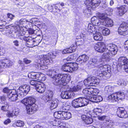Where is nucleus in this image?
Returning <instances> with one entry per match:
<instances>
[{
    "mask_svg": "<svg viewBox=\"0 0 128 128\" xmlns=\"http://www.w3.org/2000/svg\"><path fill=\"white\" fill-rule=\"evenodd\" d=\"M54 116L55 118L62 120H68L72 117L70 112L64 111H58L54 112Z\"/></svg>",
    "mask_w": 128,
    "mask_h": 128,
    "instance_id": "39448f33",
    "label": "nucleus"
},
{
    "mask_svg": "<svg viewBox=\"0 0 128 128\" xmlns=\"http://www.w3.org/2000/svg\"><path fill=\"white\" fill-rule=\"evenodd\" d=\"M30 83L31 85L34 86L36 88V86L38 84V83H40V82L35 80H32L30 81Z\"/></svg>",
    "mask_w": 128,
    "mask_h": 128,
    "instance_id": "79ce46f5",
    "label": "nucleus"
},
{
    "mask_svg": "<svg viewBox=\"0 0 128 128\" xmlns=\"http://www.w3.org/2000/svg\"><path fill=\"white\" fill-rule=\"evenodd\" d=\"M71 4L73 6L76 5L78 0H69Z\"/></svg>",
    "mask_w": 128,
    "mask_h": 128,
    "instance_id": "13d9d810",
    "label": "nucleus"
},
{
    "mask_svg": "<svg viewBox=\"0 0 128 128\" xmlns=\"http://www.w3.org/2000/svg\"><path fill=\"white\" fill-rule=\"evenodd\" d=\"M56 72V71L54 70H50L46 72V74L49 76H52V77L55 74Z\"/></svg>",
    "mask_w": 128,
    "mask_h": 128,
    "instance_id": "58836bf2",
    "label": "nucleus"
},
{
    "mask_svg": "<svg viewBox=\"0 0 128 128\" xmlns=\"http://www.w3.org/2000/svg\"><path fill=\"white\" fill-rule=\"evenodd\" d=\"M94 38L96 40H101L102 38L101 34L98 32L95 31V32L93 34Z\"/></svg>",
    "mask_w": 128,
    "mask_h": 128,
    "instance_id": "72a5a7b5",
    "label": "nucleus"
},
{
    "mask_svg": "<svg viewBox=\"0 0 128 128\" xmlns=\"http://www.w3.org/2000/svg\"><path fill=\"white\" fill-rule=\"evenodd\" d=\"M9 107L8 104L6 103L4 104L2 106L1 110L4 111H6L8 110Z\"/></svg>",
    "mask_w": 128,
    "mask_h": 128,
    "instance_id": "de8ad7c7",
    "label": "nucleus"
},
{
    "mask_svg": "<svg viewBox=\"0 0 128 128\" xmlns=\"http://www.w3.org/2000/svg\"><path fill=\"white\" fill-rule=\"evenodd\" d=\"M88 94H93L94 88H88Z\"/></svg>",
    "mask_w": 128,
    "mask_h": 128,
    "instance_id": "4d7b16f0",
    "label": "nucleus"
},
{
    "mask_svg": "<svg viewBox=\"0 0 128 128\" xmlns=\"http://www.w3.org/2000/svg\"><path fill=\"white\" fill-rule=\"evenodd\" d=\"M114 86H108L105 87L104 88L105 91L106 93L110 94L113 91Z\"/></svg>",
    "mask_w": 128,
    "mask_h": 128,
    "instance_id": "c9c22d12",
    "label": "nucleus"
},
{
    "mask_svg": "<svg viewBox=\"0 0 128 128\" xmlns=\"http://www.w3.org/2000/svg\"><path fill=\"white\" fill-rule=\"evenodd\" d=\"M98 119L100 120H104L106 118V116H100L98 115L97 116Z\"/></svg>",
    "mask_w": 128,
    "mask_h": 128,
    "instance_id": "052dcab7",
    "label": "nucleus"
},
{
    "mask_svg": "<svg viewBox=\"0 0 128 128\" xmlns=\"http://www.w3.org/2000/svg\"><path fill=\"white\" fill-rule=\"evenodd\" d=\"M12 112L14 116H17L19 113V109L17 108H15L13 110Z\"/></svg>",
    "mask_w": 128,
    "mask_h": 128,
    "instance_id": "603ef678",
    "label": "nucleus"
},
{
    "mask_svg": "<svg viewBox=\"0 0 128 128\" xmlns=\"http://www.w3.org/2000/svg\"><path fill=\"white\" fill-rule=\"evenodd\" d=\"M57 119L56 120V121H57L58 124H56V126H57L58 127V126L59 125H60L61 124H62V123L61 122V120H59V119L57 118Z\"/></svg>",
    "mask_w": 128,
    "mask_h": 128,
    "instance_id": "69168bd1",
    "label": "nucleus"
},
{
    "mask_svg": "<svg viewBox=\"0 0 128 128\" xmlns=\"http://www.w3.org/2000/svg\"><path fill=\"white\" fill-rule=\"evenodd\" d=\"M81 118L82 119L86 124H89L92 123L93 122L92 118L89 116L83 115L81 116Z\"/></svg>",
    "mask_w": 128,
    "mask_h": 128,
    "instance_id": "cd10ccee",
    "label": "nucleus"
},
{
    "mask_svg": "<svg viewBox=\"0 0 128 128\" xmlns=\"http://www.w3.org/2000/svg\"><path fill=\"white\" fill-rule=\"evenodd\" d=\"M36 73L35 72H32L28 74V76H30L31 78H35V76L36 75Z\"/></svg>",
    "mask_w": 128,
    "mask_h": 128,
    "instance_id": "6e6d98bb",
    "label": "nucleus"
},
{
    "mask_svg": "<svg viewBox=\"0 0 128 128\" xmlns=\"http://www.w3.org/2000/svg\"><path fill=\"white\" fill-rule=\"evenodd\" d=\"M78 68V66L76 64L68 63L62 66L61 70L64 71L72 72L76 70Z\"/></svg>",
    "mask_w": 128,
    "mask_h": 128,
    "instance_id": "6e6552de",
    "label": "nucleus"
},
{
    "mask_svg": "<svg viewBox=\"0 0 128 128\" xmlns=\"http://www.w3.org/2000/svg\"><path fill=\"white\" fill-rule=\"evenodd\" d=\"M35 88L38 92L42 93L45 92L46 86L44 84L40 82V83L36 86Z\"/></svg>",
    "mask_w": 128,
    "mask_h": 128,
    "instance_id": "b1692460",
    "label": "nucleus"
},
{
    "mask_svg": "<svg viewBox=\"0 0 128 128\" xmlns=\"http://www.w3.org/2000/svg\"><path fill=\"white\" fill-rule=\"evenodd\" d=\"M92 2V0H86L84 2V3L88 8H93V4Z\"/></svg>",
    "mask_w": 128,
    "mask_h": 128,
    "instance_id": "4c0bfd02",
    "label": "nucleus"
},
{
    "mask_svg": "<svg viewBox=\"0 0 128 128\" xmlns=\"http://www.w3.org/2000/svg\"><path fill=\"white\" fill-rule=\"evenodd\" d=\"M102 10L107 8L108 6V5L106 1H102Z\"/></svg>",
    "mask_w": 128,
    "mask_h": 128,
    "instance_id": "c03bdc74",
    "label": "nucleus"
},
{
    "mask_svg": "<svg viewBox=\"0 0 128 128\" xmlns=\"http://www.w3.org/2000/svg\"><path fill=\"white\" fill-rule=\"evenodd\" d=\"M94 48L96 50L100 53L106 52L107 50L106 46H105L103 43L99 42L96 44Z\"/></svg>",
    "mask_w": 128,
    "mask_h": 128,
    "instance_id": "dca6fc26",
    "label": "nucleus"
},
{
    "mask_svg": "<svg viewBox=\"0 0 128 128\" xmlns=\"http://www.w3.org/2000/svg\"><path fill=\"white\" fill-rule=\"evenodd\" d=\"M125 95L123 92H119L109 96L108 98L109 100H112L113 102L117 101V100H122L124 98Z\"/></svg>",
    "mask_w": 128,
    "mask_h": 128,
    "instance_id": "1a4fd4ad",
    "label": "nucleus"
},
{
    "mask_svg": "<svg viewBox=\"0 0 128 128\" xmlns=\"http://www.w3.org/2000/svg\"><path fill=\"white\" fill-rule=\"evenodd\" d=\"M30 86L27 85H24L20 86L17 90L18 94L21 97L26 96L30 91Z\"/></svg>",
    "mask_w": 128,
    "mask_h": 128,
    "instance_id": "9d476101",
    "label": "nucleus"
},
{
    "mask_svg": "<svg viewBox=\"0 0 128 128\" xmlns=\"http://www.w3.org/2000/svg\"><path fill=\"white\" fill-rule=\"evenodd\" d=\"M110 56L109 54L106 51L103 54L102 56L101 60L103 62H108L110 60L111 56Z\"/></svg>",
    "mask_w": 128,
    "mask_h": 128,
    "instance_id": "c85d7f7f",
    "label": "nucleus"
},
{
    "mask_svg": "<svg viewBox=\"0 0 128 128\" xmlns=\"http://www.w3.org/2000/svg\"><path fill=\"white\" fill-rule=\"evenodd\" d=\"M108 122H106L100 124V127L101 128H108V126H109L108 125Z\"/></svg>",
    "mask_w": 128,
    "mask_h": 128,
    "instance_id": "8fccbe9b",
    "label": "nucleus"
},
{
    "mask_svg": "<svg viewBox=\"0 0 128 128\" xmlns=\"http://www.w3.org/2000/svg\"><path fill=\"white\" fill-rule=\"evenodd\" d=\"M98 62V60H97L95 58H93L91 60L89 61V63L90 64L95 66V64L96 63H97Z\"/></svg>",
    "mask_w": 128,
    "mask_h": 128,
    "instance_id": "49530a36",
    "label": "nucleus"
},
{
    "mask_svg": "<svg viewBox=\"0 0 128 128\" xmlns=\"http://www.w3.org/2000/svg\"><path fill=\"white\" fill-rule=\"evenodd\" d=\"M59 51H56L54 52L53 53L52 52H49L47 55H43L42 57L43 59L42 60V62L44 64H40V63L35 64L36 68L39 69L44 70L47 68L46 65L48 64L50 62V60H51L54 56H56L58 54Z\"/></svg>",
    "mask_w": 128,
    "mask_h": 128,
    "instance_id": "f03ea898",
    "label": "nucleus"
},
{
    "mask_svg": "<svg viewBox=\"0 0 128 128\" xmlns=\"http://www.w3.org/2000/svg\"><path fill=\"white\" fill-rule=\"evenodd\" d=\"M119 15L122 16L127 11V7L126 6H122L119 8Z\"/></svg>",
    "mask_w": 128,
    "mask_h": 128,
    "instance_id": "2f4dec72",
    "label": "nucleus"
},
{
    "mask_svg": "<svg viewBox=\"0 0 128 128\" xmlns=\"http://www.w3.org/2000/svg\"><path fill=\"white\" fill-rule=\"evenodd\" d=\"M118 116L120 118H126L128 117L126 111L123 108L120 107L118 108L117 112Z\"/></svg>",
    "mask_w": 128,
    "mask_h": 128,
    "instance_id": "a211bd4d",
    "label": "nucleus"
},
{
    "mask_svg": "<svg viewBox=\"0 0 128 128\" xmlns=\"http://www.w3.org/2000/svg\"><path fill=\"white\" fill-rule=\"evenodd\" d=\"M7 116L8 117H12L14 115L12 112H8L7 114Z\"/></svg>",
    "mask_w": 128,
    "mask_h": 128,
    "instance_id": "bf43d9fd",
    "label": "nucleus"
},
{
    "mask_svg": "<svg viewBox=\"0 0 128 128\" xmlns=\"http://www.w3.org/2000/svg\"><path fill=\"white\" fill-rule=\"evenodd\" d=\"M88 100L84 98L80 97L72 101V106L74 108H77L86 106L88 104Z\"/></svg>",
    "mask_w": 128,
    "mask_h": 128,
    "instance_id": "20e7f679",
    "label": "nucleus"
},
{
    "mask_svg": "<svg viewBox=\"0 0 128 128\" xmlns=\"http://www.w3.org/2000/svg\"><path fill=\"white\" fill-rule=\"evenodd\" d=\"M99 15L98 16V18H97L95 16L93 17L91 19V22L92 24L95 26H99L101 25V19L99 17Z\"/></svg>",
    "mask_w": 128,
    "mask_h": 128,
    "instance_id": "a878e982",
    "label": "nucleus"
},
{
    "mask_svg": "<svg viewBox=\"0 0 128 128\" xmlns=\"http://www.w3.org/2000/svg\"><path fill=\"white\" fill-rule=\"evenodd\" d=\"M88 99L90 101L95 102H100L102 100V97L100 96L96 95L88 96Z\"/></svg>",
    "mask_w": 128,
    "mask_h": 128,
    "instance_id": "5701e85b",
    "label": "nucleus"
},
{
    "mask_svg": "<svg viewBox=\"0 0 128 128\" xmlns=\"http://www.w3.org/2000/svg\"><path fill=\"white\" fill-rule=\"evenodd\" d=\"M95 112H96L94 111L93 110V111L90 112L88 113L87 114V116H89L90 117L91 116L93 117H96L98 115Z\"/></svg>",
    "mask_w": 128,
    "mask_h": 128,
    "instance_id": "37998d69",
    "label": "nucleus"
},
{
    "mask_svg": "<svg viewBox=\"0 0 128 128\" xmlns=\"http://www.w3.org/2000/svg\"><path fill=\"white\" fill-rule=\"evenodd\" d=\"M102 32L104 36H107L110 34V30L108 28H105L103 30H102Z\"/></svg>",
    "mask_w": 128,
    "mask_h": 128,
    "instance_id": "a18cd8bd",
    "label": "nucleus"
},
{
    "mask_svg": "<svg viewBox=\"0 0 128 128\" xmlns=\"http://www.w3.org/2000/svg\"><path fill=\"white\" fill-rule=\"evenodd\" d=\"M7 16L8 18L10 19L9 20L10 21L12 20L15 17L13 14L10 13L8 14Z\"/></svg>",
    "mask_w": 128,
    "mask_h": 128,
    "instance_id": "864d4df0",
    "label": "nucleus"
},
{
    "mask_svg": "<svg viewBox=\"0 0 128 128\" xmlns=\"http://www.w3.org/2000/svg\"><path fill=\"white\" fill-rule=\"evenodd\" d=\"M73 52V50H72V48L70 46L69 48H68L63 50L62 52V54L66 53H70Z\"/></svg>",
    "mask_w": 128,
    "mask_h": 128,
    "instance_id": "a19ab883",
    "label": "nucleus"
},
{
    "mask_svg": "<svg viewBox=\"0 0 128 128\" xmlns=\"http://www.w3.org/2000/svg\"><path fill=\"white\" fill-rule=\"evenodd\" d=\"M99 92L98 90L94 88L93 93L92 94L94 95H96Z\"/></svg>",
    "mask_w": 128,
    "mask_h": 128,
    "instance_id": "338daca9",
    "label": "nucleus"
},
{
    "mask_svg": "<svg viewBox=\"0 0 128 128\" xmlns=\"http://www.w3.org/2000/svg\"><path fill=\"white\" fill-rule=\"evenodd\" d=\"M107 50L110 56H112L116 55L118 51V47L117 46L113 44H110L106 46Z\"/></svg>",
    "mask_w": 128,
    "mask_h": 128,
    "instance_id": "9b49d317",
    "label": "nucleus"
},
{
    "mask_svg": "<svg viewBox=\"0 0 128 128\" xmlns=\"http://www.w3.org/2000/svg\"><path fill=\"white\" fill-rule=\"evenodd\" d=\"M82 84L81 83H80L76 86H74L72 88H70V91L73 92L78 91L82 88Z\"/></svg>",
    "mask_w": 128,
    "mask_h": 128,
    "instance_id": "f704fd0d",
    "label": "nucleus"
},
{
    "mask_svg": "<svg viewBox=\"0 0 128 128\" xmlns=\"http://www.w3.org/2000/svg\"><path fill=\"white\" fill-rule=\"evenodd\" d=\"M75 95L73 92L68 90L62 91L60 94L62 98L66 99L73 98Z\"/></svg>",
    "mask_w": 128,
    "mask_h": 128,
    "instance_id": "4468645a",
    "label": "nucleus"
},
{
    "mask_svg": "<svg viewBox=\"0 0 128 128\" xmlns=\"http://www.w3.org/2000/svg\"><path fill=\"white\" fill-rule=\"evenodd\" d=\"M57 121H56V119H52L50 120L49 123L51 125L56 126V122Z\"/></svg>",
    "mask_w": 128,
    "mask_h": 128,
    "instance_id": "5fc2aeb1",
    "label": "nucleus"
},
{
    "mask_svg": "<svg viewBox=\"0 0 128 128\" xmlns=\"http://www.w3.org/2000/svg\"><path fill=\"white\" fill-rule=\"evenodd\" d=\"M94 26L92 24H89L88 28V33L89 34H94L95 32V31H94Z\"/></svg>",
    "mask_w": 128,
    "mask_h": 128,
    "instance_id": "473e14b6",
    "label": "nucleus"
},
{
    "mask_svg": "<svg viewBox=\"0 0 128 128\" xmlns=\"http://www.w3.org/2000/svg\"><path fill=\"white\" fill-rule=\"evenodd\" d=\"M22 40H24L27 42L26 46L28 47H32L35 42L33 39H30L28 37H22L20 38Z\"/></svg>",
    "mask_w": 128,
    "mask_h": 128,
    "instance_id": "4be33fe9",
    "label": "nucleus"
},
{
    "mask_svg": "<svg viewBox=\"0 0 128 128\" xmlns=\"http://www.w3.org/2000/svg\"><path fill=\"white\" fill-rule=\"evenodd\" d=\"M128 25L125 23L121 24L118 29L119 34L124 36L128 34Z\"/></svg>",
    "mask_w": 128,
    "mask_h": 128,
    "instance_id": "2eb2a0df",
    "label": "nucleus"
},
{
    "mask_svg": "<svg viewBox=\"0 0 128 128\" xmlns=\"http://www.w3.org/2000/svg\"><path fill=\"white\" fill-rule=\"evenodd\" d=\"M24 123L23 121L20 120L17 121L16 123V126L19 127H21L23 126L24 125Z\"/></svg>",
    "mask_w": 128,
    "mask_h": 128,
    "instance_id": "09e8293b",
    "label": "nucleus"
},
{
    "mask_svg": "<svg viewBox=\"0 0 128 128\" xmlns=\"http://www.w3.org/2000/svg\"><path fill=\"white\" fill-rule=\"evenodd\" d=\"M99 18L101 19L102 22L100 25H103L107 27H111L113 25V22L111 19L106 18V16L103 14L99 15Z\"/></svg>",
    "mask_w": 128,
    "mask_h": 128,
    "instance_id": "0eeeda50",
    "label": "nucleus"
},
{
    "mask_svg": "<svg viewBox=\"0 0 128 128\" xmlns=\"http://www.w3.org/2000/svg\"><path fill=\"white\" fill-rule=\"evenodd\" d=\"M24 62L26 64H28L31 62V61L30 60H28L27 58L24 59Z\"/></svg>",
    "mask_w": 128,
    "mask_h": 128,
    "instance_id": "774afa93",
    "label": "nucleus"
},
{
    "mask_svg": "<svg viewBox=\"0 0 128 128\" xmlns=\"http://www.w3.org/2000/svg\"><path fill=\"white\" fill-rule=\"evenodd\" d=\"M93 4V8L98 6L100 2V0H92Z\"/></svg>",
    "mask_w": 128,
    "mask_h": 128,
    "instance_id": "ea45409f",
    "label": "nucleus"
},
{
    "mask_svg": "<svg viewBox=\"0 0 128 128\" xmlns=\"http://www.w3.org/2000/svg\"><path fill=\"white\" fill-rule=\"evenodd\" d=\"M14 90L9 89L7 87L4 88L3 90V92L7 94L8 96H9L10 94H11Z\"/></svg>",
    "mask_w": 128,
    "mask_h": 128,
    "instance_id": "e433bc0d",
    "label": "nucleus"
},
{
    "mask_svg": "<svg viewBox=\"0 0 128 128\" xmlns=\"http://www.w3.org/2000/svg\"><path fill=\"white\" fill-rule=\"evenodd\" d=\"M118 62L120 66H124L126 72L128 73V59L124 57H121L118 58Z\"/></svg>",
    "mask_w": 128,
    "mask_h": 128,
    "instance_id": "f8f14e48",
    "label": "nucleus"
},
{
    "mask_svg": "<svg viewBox=\"0 0 128 128\" xmlns=\"http://www.w3.org/2000/svg\"><path fill=\"white\" fill-rule=\"evenodd\" d=\"M89 57L86 54H83L78 57L77 61L78 62H81V63L85 62L87 61Z\"/></svg>",
    "mask_w": 128,
    "mask_h": 128,
    "instance_id": "c756f323",
    "label": "nucleus"
},
{
    "mask_svg": "<svg viewBox=\"0 0 128 128\" xmlns=\"http://www.w3.org/2000/svg\"><path fill=\"white\" fill-rule=\"evenodd\" d=\"M100 82V80L96 77L91 76L85 79L83 82L84 85L87 86H91L98 84Z\"/></svg>",
    "mask_w": 128,
    "mask_h": 128,
    "instance_id": "423d86ee",
    "label": "nucleus"
},
{
    "mask_svg": "<svg viewBox=\"0 0 128 128\" xmlns=\"http://www.w3.org/2000/svg\"><path fill=\"white\" fill-rule=\"evenodd\" d=\"M70 78L71 76L69 74H55L52 77V82L56 86H65L69 82Z\"/></svg>",
    "mask_w": 128,
    "mask_h": 128,
    "instance_id": "f257e3e1",
    "label": "nucleus"
},
{
    "mask_svg": "<svg viewBox=\"0 0 128 128\" xmlns=\"http://www.w3.org/2000/svg\"><path fill=\"white\" fill-rule=\"evenodd\" d=\"M94 111L96 113L98 116V114L101 113L102 112V109L99 108H97L94 109Z\"/></svg>",
    "mask_w": 128,
    "mask_h": 128,
    "instance_id": "3c124183",
    "label": "nucleus"
},
{
    "mask_svg": "<svg viewBox=\"0 0 128 128\" xmlns=\"http://www.w3.org/2000/svg\"><path fill=\"white\" fill-rule=\"evenodd\" d=\"M58 100L56 99H53L51 101L50 103V108L53 110L56 108L59 102Z\"/></svg>",
    "mask_w": 128,
    "mask_h": 128,
    "instance_id": "7c9ffc66",
    "label": "nucleus"
},
{
    "mask_svg": "<svg viewBox=\"0 0 128 128\" xmlns=\"http://www.w3.org/2000/svg\"><path fill=\"white\" fill-rule=\"evenodd\" d=\"M94 48L96 50L100 53L106 52L107 50L106 46H105L103 43L99 42L96 44Z\"/></svg>",
    "mask_w": 128,
    "mask_h": 128,
    "instance_id": "f3484780",
    "label": "nucleus"
},
{
    "mask_svg": "<svg viewBox=\"0 0 128 128\" xmlns=\"http://www.w3.org/2000/svg\"><path fill=\"white\" fill-rule=\"evenodd\" d=\"M34 18H32L31 19L32 22H31V20H30V21H28L25 19H21L19 20H17L16 21L17 22L16 24L20 27H22L24 26L23 24L26 23L27 22H33V20H34Z\"/></svg>",
    "mask_w": 128,
    "mask_h": 128,
    "instance_id": "bb28decb",
    "label": "nucleus"
},
{
    "mask_svg": "<svg viewBox=\"0 0 128 128\" xmlns=\"http://www.w3.org/2000/svg\"><path fill=\"white\" fill-rule=\"evenodd\" d=\"M64 104L62 106H61L60 108V110L59 111H64L65 110H66V106H64Z\"/></svg>",
    "mask_w": 128,
    "mask_h": 128,
    "instance_id": "680f3d73",
    "label": "nucleus"
},
{
    "mask_svg": "<svg viewBox=\"0 0 128 128\" xmlns=\"http://www.w3.org/2000/svg\"><path fill=\"white\" fill-rule=\"evenodd\" d=\"M12 64V62L10 60L6 59L0 60V73L3 70V67L6 68L11 66Z\"/></svg>",
    "mask_w": 128,
    "mask_h": 128,
    "instance_id": "ddd939ff",
    "label": "nucleus"
},
{
    "mask_svg": "<svg viewBox=\"0 0 128 128\" xmlns=\"http://www.w3.org/2000/svg\"><path fill=\"white\" fill-rule=\"evenodd\" d=\"M14 45L16 46H19L18 41L17 40H15L13 42Z\"/></svg>",
    "mask_w": 128,
    "mask_h": 128,
    "instance_id": "0e129e2a",
    "label": "nucleus"
},
{
    "mask_svg": "<svg viewBox=\"0 0 128 128\" xmlns=\"http://www.w3.org/2000/svg\"><path fill=\"white\" fill-rule=\"evenodd\" d=\"M21 102L26 106L27 105H33L34 104H35L36 100L34 98L30 97L23 99L21 101Z\"/></svg>",
    "mask_w": 128,
    "mask_h": 128,
    "instance_id": "6ab92c4d",
    "label": "nucleus"
},
{
    "mask_svg": "<svg viewBox=\"0 0 128 128\" xmlns=\"http://www.w3.org/2000/svg\"><path fill=\"white\" fill-rule=\"evenodd\" d=\"M98 70L101 71L100 74V76H102L103 78L105 79L108 78L110 76V74L109 71H110V66L108 64L104 65L100 64L98 66Z\"/></svg>",
    "mask_w": 128,
    "mask_h": 128,
    "instance_id": "7ed1b4c3",
    "label": "nucleus"
},
{
    "mask_svg": "<svg viewBox=\"0 0 128 128\" xmlns=\"http://www.w3.org/2000/svg\"><path fill=\"white\" fill-rule=\"evenodd\" d=\"M26 106L27 113L29 114H33L37 110V106L35 104H34L33 105H27Z\"/></svg>",
    "mask_w": 128,
    "mask_h": 128,
    "instance_id": "aec40b11",
    "label": "nucleus"
},
{
    "mask_svg": "<svg viewBox=\"0 0 128 128\" xmlns=\"http://www.w3.org/2000/svg\"><path fill=\"white\" fill-rule=\"evenodd\" d=\"M18 96H20L17 94L16 90H14L8 97V100L10 102L16 101L18 99Z\"/></svg>",
    "mask_w": 128,
    "mask_h": 128,
    "instance_id": "393cba45",
    "label": "nucleus"
},
{
    "mask_svg": "<svg viewBox=\"0 0 128 128\" xmlns=\"http://www.w3.org/2000/svg\"><path fill=\"white\" fill-rule=\"evenodd\" d=\"M53 95V92L51 90H48L45 93V95L42 96L40 97L42 99L48 102L51 99Z\"/></svg>",
    "mask_w": 128,
    "mask_h": 128,
    "instance_id": "412c9836",
    "label": "nucleus"
},
{
    "mask_svg": "<svg viewBox=\"0 0 128 128\" xmlns=\"http://www.w3.org/2000/svg\"><path fill=\"white\" fill-rule=\"evenodd\" d=\"M34 78L40 80L41 79V77L40 76V75L39 74L36 73V75L35 76V78Z\"/></svg>",
    "mask_w": 128,
    "mask_h": 128,
    "instance_id": "e2e57ef3",
    "label": "nucleus"
}]
</instances>
